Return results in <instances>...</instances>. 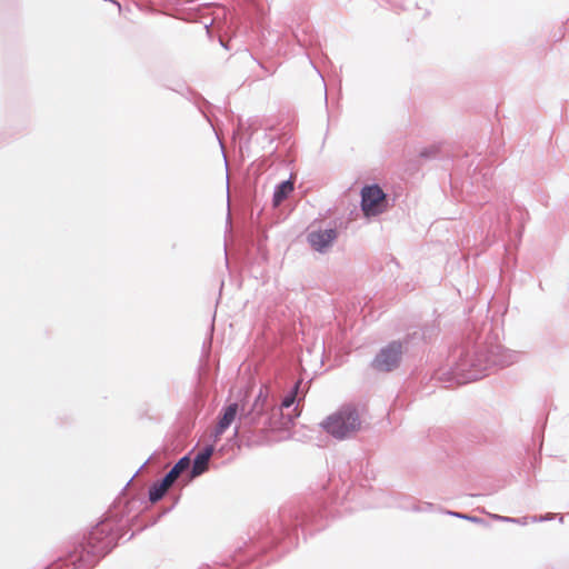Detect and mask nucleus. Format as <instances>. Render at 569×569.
Instances as JSON below:
<instances>
[{
	"instance_id": "obj_1",
	"label": "nucleus",
	"mask_w": 569,
	"mask_h": 569,
	"mask_svg": "<svg viewBox=\"0 0 569 569\" xmlns=\"http://www.w3.org/2000/svg\"><path fill=\"white\" fill-rule=\"evenodd\" d=\"M361 411L353 405L339 407L320 422V428L325 432L339 440L353 436L361 429Z\"/></svg>"
},
{
	"instance_id": "obj_2",
	"label": "nucleus",
	"mask_w": 569,
	"mask_h": 569,
	"mask_svg": "<svg viewBox=\"0 0 569 569\" xmlns=\"http://www.w3.org/2000/svg\"><path fill=\"white\" fill-rule=\"evenodd\" d=\"M450 370L448 380L466 383L483 377L488 370V363L483 353L468 350L451 363Z\"/></svg>"
},
{
	"instance_id": "obj_3",
	"label": "nucleus",
	"mask_w": 569,
	"mask_h": 569,
	"mask_svg": "<svg viewBox=\"0 0 569 569\" xmlns=\"http://www.w3.org/2000/svg\"><path fill=\"white\" fill-rule=\"evenodd\" d=\"M388 209V198L378 184L365 186L361 190V211L366 218L382 214Z\"/></svg>"
},
{
	"instance_id": "obj_4",
	"label": "nucleus",
	"mask_w": 569,
	"mask_h": 569,
	"mask_svg": "<svg viewBox=\"0 0 569 569\" xmlns=\"http://www.w3.org/2000/svg\"><path fill=\"white\" fill-rule=\"evenodd\" d=\"M337 236L338 232L335 228L322 226L311 227L307 233V242L312 250L319 253H326L332 248Z\"/></svg>"
},
{
	"instance_id": "obj_5",
	"label": "nucleus",
	"mask_w": 569,
	"mask_h": 569,
	"mask_svg": "<svg viewBox=\"0 0 569 569\" xmlns=\"http://www.w3.org/2000/svg\"><path fill=\"white\" fill-rule=\"evenodd\" d=\"M401 353V346L399 343H391L379 352L375 365L380 370H391L398 366Z\"/></svg>"
},
{
	"instance_id": "obj_6",
	"label": "nucleus",
	"mask_w": 569,
	"mask_h": 569,
	"mask_svg": "<svg viewBox=\"0 0 569 569\" xmlns=\"http://www.w3.org/2000/svg\"><path fill=\"white\" fill-rule=\"evenodd\" d=\"M237 412H238L237 403H231L224 409V412L216 428L217 437L222 435L226 431V429L232 423V421L234 420V418L237 416Z\"/></svg>"
},
{
	"instance_id": "obj_7",
	"label": "nucleus",
	"mask_w": 569,
	"mask_h": 569,
	"mask_svg": "<svg viewBox=\"0 0 569 569\" xmlns=\"http://www.w3.org/2000/svg\"><path fill=\"white\" fill-rule=\"evenodd\" d=\"M299 416L297 409H293L292 412H281V419L279 421L273 420L270 423V428L273 431H286L291 428L295 419Z\"/></svg>"
},
{
	"instance_id": "obj_8",
	"label": "nucleus",
	"mask_w": 569,
	"mask_h": 569,
	"mask_svg": "<svg viewBox=\"0 0 569 569\" xmlns=\"http://www.w3.org/2000/svg\"><path fill=\"white\" fill-rule=\"evenodd\" d=\"M212 452H213V448L208 447L203 452L199 453L196 457L193 467H192V477L200 476L207 469L208 461H209Z\"/></svg>"
},
{
	"instance_id": "obj_9",
	"label": "nucleus",
	"mask_w": 569,
	"mask_h": 569,
	"mask_svg": "<svg viewBox=\"0 0 569 569\" xmlns=\"http://www.w3.org/2000/svg\"><path fill=\"white\" fill-rule=\"evenodd\" d=\"M293 190V183L290 180L280 183L273 194V204L279 206Z\"/></svg>"
},
{
	"instance_id": "obj_10",
	"label": "nucleus",
	"mask_w": 569,
	"mask_h": 569,
	"mask_svg": "<svg viewBox=\"0 0 569 569\" xmlns=\"http://www.w3.org/2000/svg\"><path fill=\"white\" fill-rule=\"evenodd\" d=\"M168 489L164 488L162 485H161V481L154 483L151 489H150V492H149V496H150V500L151 501H157L159 500L167 491Z\"/></svg>"
},
{
	"instance_id": "obj_11",
	"label": "nucleus",
	"mask_w": 569,
	"mask_h": 569,
	"mask_svg": "<svg viewBox=\"0 0 569 569\" xmlns=\"http://www.w3.org/2000/svg\"><path fill=\"white\" fill-rule=\"evenodd\" d=\"M190 466V460L188 457H183L181 458L172 469L177 470V472L179 475H181V472H183L186 469H188Z\"/></svg>"
},
{
	"instance_id": "obj_12",
	"label": "nucleus",
	"mask_w": 569,
	"mask_h": 569,
	"mask_svg": "<svg viewBox=\"0 0 569 569\" xmlns=\"http://www.w3.org/2000/svg\"><path fill=\"white\" fill-rule=\"evenodd\" d=\"M296 391H293L291 395H289L288 397H286L282 401V405H281V410H288L290 409V407L293 405L295 402V398H296V395H295Z\"/></svg>"
},
{
	"instance_id": "obj_13",
	"label": "nucleus",
	"mask_w": 569,
	"mask_h": 569,
	"mask_svg": "<svg viewBox=\"0 0 569 569\" xmlns=\"http://www.w3.org/2000/svg\"><path fill=\"white\" fill-rule=\"evenodd\" d=\"M179 476L180 475L177 472V470L171 469L166 477L169 478L171 482H174Z\"/></svg>"
},
{
	"instance_id": "obj_14",
	"label": "nucleus",
	"mask_w": 569,
	"mask_h": 569,
	"mask_svg": "<svg viewBox=\"0 0 569 569\" xmlns=\"http://www.w3.org/2000/svg\"><path fill=\"white\" fill-rule=\"evenodd\" d=\"M172 483H173V482H171V481H170V479H169V478H167V477H164V478L161 480V485H162L164 488H167V489H169V488H170V486H171Z\"/></svg>"
},
{
	"instance_id": "obj_15",
	"label": "nucleus",
	"mask_w": 569,
	"mask_h": 569,
	"mask_svg": "<svg viewBox=\"0 0 569 569\" xmlns=\"http://www.w3.org/2000/svg\"><path fill=\"white\" fill-rule=\"evenodd\" d=\"M503 519L507 521H515L513 519H510V518H503Z\"/></svg>"
}]
</instances>
